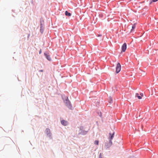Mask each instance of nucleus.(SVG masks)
Wrapping results in <instances>:
<instances>
[{
    "instance_id": "nucleus-1",
    "label": "nucleus",
    "mask_w": 158,
    "mask_h": 158,
    "mask_svg": "<svg viewBox=\"0 0 158 158\" xmlns=\"http://www.w3.org/2000/svg\"><path fill=\"white\" fill-rule=\"evenodd\" d=\"M121 65L119 63H118L116 65V72L117 73H118L121 70Z\"/></svg>"
},
{
    "instance_id": "nucleus-2",
    "label": "nucleus",
    "mask_w": 158,
    "mask_h": 158,
    "mask_svg": "<svg viewBox=\"0 0 158 158\" xmlns=\"http://www.w3.org/2000/svg\"><path fill=\"white\" fill-rule=\"evenodd\" d=\"M112 143L111 141L110 140L109 142L107 143H106L105 147L106 148H108L110 147L112 145Z\"/></svg>"
},
{
    "instance_id": "nucleus-3",
    "label": "nucleus",
    "mask_w": 158,
    "mask_h": 158,
    "mask_svg": "<svg viewBox=\"0 0 158 158\" xmlns=\"http://www.w3.org/2000/svg\"><path fill=\"white\" fill-rule=\"evenodd\" d=\"M127 48V44L126 43H124L122 47V52H124L125 51Z\"/></svg>"
},
{
    "instance_id": "nucleus-4",
    "label": "nucleus",
    "mask_w": 158,
    "mask_h": 158,
    "mask_svg": "<svg viewBox=\"0 0 158 158\" xmlns=\"http://www.w3.org/2000/svg\"><path fill=\"white\" fill-rule=\"evenodd\" d=\"M46 133L47 135L49 136H51V134H50V130L48 128L46 129Z\"/></svg>"
},
{
    "instance_id": "nucleus-5",
    "label": "nucleus",
    "mask_w": 158,
    "mask_h": 158,
    "mask_svg": "<svg viewBox=\"0 0 158 158\" xmlns=\"http://www.w3.org/2000/svg\"><path fill=\"white\" fill-rule=\"evenodd\" d=\"M61 123L64 126H67L68 124V123L67 121L64 120H63L61 121Z\"/></svg>"
},
{
    "instance_id": "nucleus-6",
    "label": "nucleus",
    "mask_w": 158,
    "mask_h": 158,
    "mask_svg": "<svg viewBox=\"0 0 158 158\" xmlns=\"http://www.w3.org/2000/svg\"><path fill=\"white\" fill-rule=\"evenodd\" d=\"M114 132L111 134V133H109V135L110 136V140L111 141V140L113 139L114 135Z\"/></svg>"
},
{
    "instance_id": "nucleus-7",
    "label": "nucleus",
    "mask_w": 158,
    "mask_h": 158,
    "mask_svg": "<svg viewBox=\"0 0 158 158\" xmlns=\"http://www.w3.org/2000/svg\"><path fill=\"white\" fill-rule=\"evenodd\" d=\"M44 55L45 56L46 58L48 60L50 61L51 60V58L47 54L45 53L44 54Z\"/></svg>"
},
{
    "instance_id": "nucleus-8",
    "label": "nucleus",
    "mask_w": 158,
    "mask_h": 158,
    "mask_svg": "<svg viewBox=\"0 0 158 158\" xmlns=\"http://www.w3.org/2000/svg\"><path fill=\"white\" fill-rule=\"evenodd\" d=\"M65 15L66 16H70L71 15L70 13L68 12L67 11L65 12Z\"/></svg>"
},
{
    "instance_id": "nucleus-9",
    "label": "nucleus",
    "mask_w": 158,
    "mask_h": 158,
    "mask_svg": "<svg viewBox=\"0 0 158 158\" xmlns=\"http://www.w3.org/2000/svg\"><path fill=\"white\" fill-rule=\"evenodd\" d=\"M135 96L137 97L139 99H140L142 98L140 96H139L138 93L136 94Z\"/></svg>"
},
{
    "instance_id": "nucleus-10",
    "label": "nucleus",
    "mask_w": 158,
    "mask_h": 158,
    "mask_svg": "<svg viewBox=\"0 0 158 158\" xmlns=\"http://www.w3.org/2000/svg\"><path fill=\"white\" fill-rule=\"evenodd\" d=\"M135 28V24H134L132 27V29L131 30V32L133 31V30Z\"/></svg>"
},
{
    "instance_id": "nucleus-11",
    "label": "nucleus",
    "mask_w": 158,
    "mask_h": 158,
    "mask_svg": "<svg viewBox=\"0 0 158 158\" xmlns=\"http://www.w3.org/2000/svg\"><path fill=\"white\" fill-rule=\"evenodd\" d=\"M99 141L98 140H95L94 141V144L97 145H98Z\"/></svg>"
},
{
    "instance_id": "nucleus-12",
    "label": "nucleus",
    "mask_w": 158,
    "mask_h": 158,
    "mask_svg": "<svg viewBox=\"0 0 158 158\" xmlns=\"http://www.w3.org/2000/svg\"><path fill=\"white\" fill-rule=\"evenodd\" d=\"M99 158H103L102 157V154L101 153L100 154Z\"/></svg>"
},
{
    "instance_id": "nucleus-13",
    "label": "nucleus",
    "mask_w": 158,
    "mask_h": 158,
    "mask_svg": "<svg viewBox=\"0 0 158 158\" xmlns=\"http://www.w3.org/2000/svg\"><path fill=\"white\" fill-rule=\"evenodd\" d=\"M158 0H152L151 2H156Z\"/></svg>"
},
{
    "instance_id": "nucleus-14",
    "label": "nucleus",
    "mask_w": 158,
    "mask_h": 158,
    "mask_svg": "<svg viewBox=\"0 0 158 158\" xmlns=\"http://www.w3.org/2000/svg\"><path fill=\"white\" fill-rule=\"evenodd\" d=\"M140 95L142 97H143V94H142V93H141L140 94Z\"/></svg>"
},
{
    "instance_id": "nucleus-15",
    "label": "nucleus",
    "mask_w": 158,
    "mask_h": 158,
    "mask_svg": "<svg viewBox=\"0 0 158 158\" xmlns=\"http://www.w3.org/2000/svg\"><path fill=\"white\" fill-rule=\"evenodd\" d=\"M41 52H42V50H41V49H40V52H39V54H40L41 53Z\"/></svg>"
},
{
    "instance_id": "nucleus-16",
    "label": "nucleus",
    "mask_w": 158,
    "mask_h": 158,
    "mask_svg": "<svg viewBox=\"0 0 158 158\" xmlns=\"http://www.w3.org/2000/svg\"><path fill=\"white\" fill-rule=\"evenodd\" d=\"M42 27V24H41L40 25V28H41ZM40 30H41V29H40Z\"/></svg>"
},
{
    "instance_id": "nucleus-17",
    "label": "nucleus",
    "mask_w": 158,
    "mask_h": 158,
    "mask_svg": "<svg viewBox=\"0 0 158 158\" xmlns=\"http://www.w3.org/2000/svg\"><path fill=\"white\" fill-rule=\"evenodd\" d=\"M40 71L42 72L43 71V70H40Z\"/></svg>"
},
{
    "instance_id": "nucleus-18",
    "label": "nucleus",
    "mask_w": 158,
    "mask_h": 158,
    "mask_svg": "<svg viewBox=\"0 0 158 158\" xmlns=\"http://www.w3.org/2000/svg\"><path fill=\"white\" fill-rule=\"evenodd\" d=\"M68 103H69V104L70 102H69V101H68Z\"/></svg>"
},
{
    "instance_id": "nucleus-19",
    "label": "nucleus",
    "mask_w": 158,
    "mask_h": 158,
    "mask_svg": "<svg viewBox=\"0 0 158 158\" xmlns=\"http://www.w3.org/2000/svg\"><path fill=\"white\" fill-rule=\"evenodd\" d=\"M99 36H101V35H99Z\"/></svg>"
}]
</instances>
